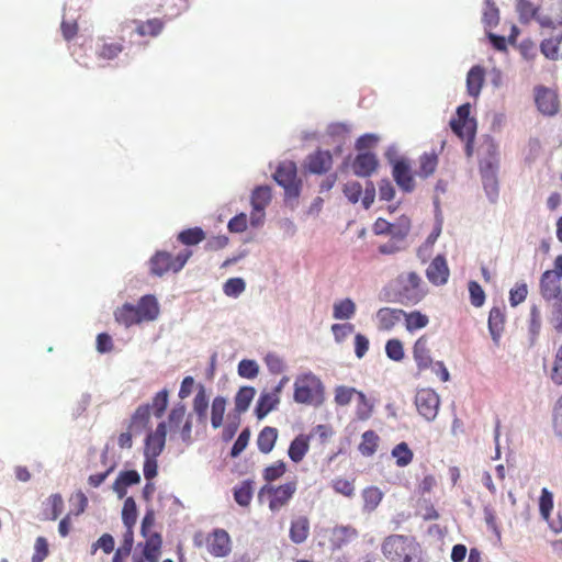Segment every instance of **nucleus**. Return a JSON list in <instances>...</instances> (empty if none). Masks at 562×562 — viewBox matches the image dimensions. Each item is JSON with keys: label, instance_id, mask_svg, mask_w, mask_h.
Returning <instances> with one entry per match:
<instances>
[{"label": "nucleus", "instance_id": "f257e3e1", "mask_svg": "<svg viewBox=\"0 0 562 562\" xmlns=\"http://www.w3.org/2000/svg\"><path fill=\"white\" fill-rule=\"evenodd\" d=\"M381 551L389 562H414L420 558L422 547L413 536L391 535L383 540Z\"/></svg>", "mask_w": 562, "mask_h": 562}, {"label": "nucleus", "instance_id": "f03ea898", "mask_svg": "<svg viewBox=\"0 0 562 562\" xmlns=\"http://www.w3.org/2000/svg\"><path fill=\"white\" fill-rule=\"evenodd\" d=\"M158 314L159 305L154 295H144L137 305L125 303L114 312L115 321L125 327L154 321Z\"/></svg>", "mask_w": 562, "mask_h": 562}, {"label": "nucleus", "instance_id": "7ed1b4c3", "mask_svg": "<svg viewBox=\"0 0 562 562\" xmlns=\"http://www.w3.org/2000/svg\"><path fill=\"white\" fill-rule=\"evenodd\" d=\"M395 282L397 301L402 304H417L427 293L423 279L417 272L401 273Z\"/></svg>", "mask_w": 562, "mask_h": 562}, {"label": "nucleus", "instance_id": "20e7f679", "mask_svg": "<svg viewBox=\"0 0 562 562\" xmlns=\"http://www.w3.org/2000/svg\"><path fill=\"white\" fill-rule=\"evenodd\" d=\"M192 256V250L183 249L177 256H172L168 251H156L148 261L150 274L162 277L168 272L177 273L187 263Z\"/></svg>", "mask_w": 562, "mask_h": 562}, {"label": "nucleus", "instance_id": "39448f33", "mask_svg": "<svg viewBox=\"0 0 562 562\" xmlns=\"http://www.w3.org/2000/svg\"><path fill=\"white\" fill-rule=\"evenodd\" d=\"M324 386L322 381L313 373L296 378L294 382V401L300 404L313 405L323 401Z\"/></svg>", "mask_w": 562, "mask_h": 562}, {"label": "nucleus", "instance_id": "423d86ee", "mask_svg": "<svg viewBox=\"0 0 562 562\" xmlns=\"http://www.w3.org/2000/svg\"><path fill=\"white\" fill-rule=\"evenodd\" d=\"M273 179L284 189L285 198H299L302 181L297 178V168L295 162L290 160L280 162L273 175Z\"/></svg>", "mask_w": 562, "mask_h": 562}, {"label": "nucleus", "instance_id": "0eeeda50", "mask_svg": "<svg viewBox=\"0 0 562 562\" xmlns=\"http://www.w3.org/2000/svg\"><path fill=\"white\" fill-rule=\"evenodd\" d=\"M415 406L420 416L432 422L438 415L440 398L431 389H420L415 395Z\"/></svg>", "mask_w": 562, "mask_h": 562}, {"label": "nucleus", "instance_id": "6e6552de", "mask_svg": "<svg viewBox=\"0 0 562 562\" xmlns=\"http://www.w3.org/2000/svg\"><path fill=\"white\" fill-rule=\"evenodd\" d=\"M297 490L296 481H290L279 486H267L262 491L269 494V509L278 512L286 506Z\"/></svg>", "mask_w": 562, "mask_h": 562}, {"label": "nucleus", "instance_id": "1a4fd4ad", "mask_svg": "<svg viewBox=\"0 0 562 562\" xmlns=\"http://www.w3.org/2000/svg\"><path fill=\"white\" fill-rule=\"evenodd\" d=\"M344 194L348 199V201L352 204L359 202L361 195L362 196V205L364 209H369L374 202L375 198V187L373 182L368 181L366 188L363 189L360 182L358 181H348L344 186Z\"/></svg>", "mask_w": 562, "mask_h": 562}, {"label": "nucleus", "instance_id": "9d476101", "mask_svg": "<svg viewBox=\"0 0 562 562\" xmlns=\"http://www.w3.org/2000/svg\"><path fill=\"white\" fill-rule=\"evenodd\" d=\"M271 198L272 194L270 187L260 186L254 189L250 199V203L254 210L250 215V222L252 226H258L262 223L265 210L270 204Z\"/></svg>", "mask_w": 562, "mask_h": 562}, {"label": "nucleus", "instance_id": "9b49d317", "mask_svg": "<svg viewBox=\"0 0 562 562\" xmlns=\"http://www.w3.org/2000/svg\"><path fill=\"white\" fill-rule=\"evenodd\" d=\"M562 278L557 277L552 272L544 271L539 281V292L547 302L562 301Z\"/></svg>", "mask_w": 562, "mask_h": 562}, {"label": "nucleus", "instance_id": "f8f14e48", "mask_svg": "<svg viewBox=\"0 0 562 562\" xmlns=\"http://www.w3.org/2000/svg\"><path fill=\"white\" fill-rule=\"evenodd\" d=\"M207 551L215 558L227 557L232 551V542L228 532L224 529H215L206 538Z\"/></svg>", "mask_w": 562, "mask_h": 562}, {"label": "nucleus", "instance_id": "ddd939ff", "mask_svg": "<svg viewBox=\"0 0 562 562\" xmlns=\"http://www.w3.org/2000/svg\"><path fill=\"white\" fill-rule=\"evenodd\" d=\"M498 154L496 147L491 145L488 148V157L480 161V173L484 186H496V173L498 170Z\"/></svg>", "mask_w": 562, "mask_h": 562}, {"label": "nucleus", "instance_id": "4468645a", "mask_svg": "<svg viewBox=\"0 0 562 562\" xmlns=\"http://www.w3.org/2000/svg\"><path fill=\"white\" fill-rule=\"evenodd\" d=\"M166 424L161 422L157 425L155 431H150L145 439L144 456L158 457L166 443Z\"/></svg>", "mask_w": 562, "mask_h": 562}, {"label": "nucleus", "instance_id": "2eb2a0df", "mask_svg": "<svg viewBox=\"0 0 562 562\" xmlns=\"http://www.w3.org/2000/svg\"><path fill=\"white\" fill-rule=\"evenodd\" d=\"M450 270L442 255L436 256L426 270V277L434 285H443L448 282Z\"/></svg>", "mask_w": 562, "mask_h": 562}, {"label": "nucleus", "instance_id": "dca6fc26", "mask_svg": "<svg viewBox=\"0 0 562 562\" xmlns=\"http://www.w3.org/2000/svg\"><path fill=\"white\" fill-rule=\"evenodd\" d=\"M305 167L311 173H326L333 167V156L328 150L318 149L307 156Z\"/></svg>", "mask_w": 562, "mask_h": 562}, {"label": "nucleus", "instance_id": "f3484780", "mask_svg": "<svg viewBox=\"0 0 562 562\" xmlns=\"http://www.w3.org/2000/svg\"><path fill=\"white\" fill-rule=\"evenodd\" d=\"M392 175L396 184L404 192H412L415 189V181L411 171V166L406 160H396L393 165Z\"/></svg>", "mask_w": 562, "mask_h": 562}, {"label": "nucleus", "instance_id": "a211bd4d", "mask_svg": "<svg viewBox=\"0 0 562 562\" xmlns=\"http://www.w3.org/2000/svg\"><path fill=\"white\" fill-rule=\"evenodd\" d=\"M536 104L540 112L554 115L559 109L557 94L548 88H539L536 92Z\"/></svg>", "mask_w": 562, "mask_h": 562}, {"label": "nucleus", "instance_id": "6ab92c4d", "mask_svg": "<svg viewBox=\"0 0 562 562\" xmlns=\"http://www.w3.org/2000/svg\"><path fill=\"white\" fill-rule=\"evenodd\" d=\"M413 357L419 370H426L432 364V358L426 335L420 336L414 344Z\"/></svg>", "mask_w": 562, "mask_h": 562}, {"label": "nucleus", "instance_id": "aec40b11", "mask_svg": "<svg viewBox=\"0 0 562 562\" xmlns=\"http://www.w3.org/2000/svg\"><path fill=\"white\" fill-rule=\"evenodd\" d=\"M145 538V542H139L137 549H142V553L148 562H158L161 555L162 538L160 533L149 535Z\"/></svg>", "mask_w": 562, "mask_h": 562}, {"label": "nucleus", "instance_id": "412c9836", "mask_svg": "<svg viewBox=\"0 0 562 562\" xmlns=\"http://www.w3.org/2000/svg\"><path fill=\"white\" fill-rule=\"evenodd\" d=\"M378 165V158L374 154L363 153L357 155L352 164V169L357 176L368 177L376 170Z\"/></svg>", "mask_w": 562, "mask_h": 562}, {"label": "nucleus", "instance_id": "4be33fe9", "mask_svg": "<svg viewBox=\"0 0 562 562\" xmlns=\"http://www.w3.org/2000/svg\"><path fill=\"white\" fill-rule=\"evenodd\" d=\"M405 311L401 308L382 307L376 313L378 328L383 331L391 330L403 317Z\"/></svg>", "mask_w": 562, "mask_h": 562}, {"label": "nucleus", "instance_id": "5701e85b", "mask_svg": "<svg viewBox=\"0 0 562 562\" xmlns=\"http://www.w3.org/2000/svg\"><path fill=\"white\" fill-rule=\"evenodd\" d=\"M150 420V405L145 404L136 408L131 417L128 428L135 436L140 435L148 428Z\"/></svg>", "mask_w": 562, "mask_h": 562}, {"label": "nucleus", "instance_id": "b1692460", "mask_svg": "<svg viewBox=\"0 0 562 562\" xmlns=\"http://www.w3.org/2000/svg\"><path fill=\"white\" fill-rule=\"evenodd\" d=\"M140 475L135 470L122 471L114 481L112 488L120 498H123L127 493V487L138 484Z\"/></svg>", "mask_w": 562, "mask_h": 562}, {"label": "nucleus", "instance_id": "393cba45", "mask_svg": "<svg viewBox=\"0 0 562 562\" xmlns=\"http://www.w3.org/2000/svg\"><path fill=\"white\" fill-rule=\"evenodd\" d=\"M310 536V520L306 516H299L291 521L289 537L295 544L306 541Z\"/></svg>", "mask_w": 562, "mask_h": 562}, {"label": "nucleus", "instance_id": "a878e982", "mask_svg": "<svg viewBox=\"0 0 562 562\" xmlns=\"http://www.w3.org/2000/svg\"><path fill=\"white\" fill-rule=\"evenodd\" d=\"M506 323L505 307L494 306L488 315V329L494 341H497L504 331Z\"/></svg>", "mask_w": 562, "mask_h": 562}, {"label": "nucleus", "instance_id": "bb28decb", "mask_svg": "<svg viewBox=\"0 0 562 562\" xmlns=\"http://www.w3.org/2000/svg\"><path fill=\"white\" fill-rule=\"evenodd\" d=\"M311 436L305 434L297 435L290 443L288 456L295 462H301L310 450Z\"/></svg>", "mask_w": 562, "mask_h": 562}, {"label": "nucleus", "instance_id": "cd10ccee", "mask_svg": "<svg viewBox=\"0 0 562 562\" xmlns=\"http://www.w3.org/2000/svg\"><path fill=\"white\" fill-rule=\"evenodd\" d=\"M485 80V70L482 66L475 65L473 66L467 76V90L468 93L473 97L477 98L481 89L483 87Z\"/></svg>", "mask_w": 562, "mask_h": 562}, {"label": "nucleus", "instance_id": "c85d7f7f", "mask_svg": "<svg viewBox=\"0 0 562 562\" xmlns=\"http://www.w3.org/2000/svg\"><path fill=\"white\" fill-rule=\"evenodd\" d=\"M280 403V396L276 393L262 392L256 405V416L258 419L265 418L270 412L277 408Z\"/></svg>", "mask_w": 562, "mask_h": 562}, {"label": "nucleus", "instance_id": "c756f323", "mask_svg": "<svg viewBox=\"0 0 562 562\" xmlns=\"http://www.w3.org/2000/svg\"><path fill=\"white\" fill-rule=\"evenodd\" d=\"M278 429L271 426L263 427L257 437V447L261 453H270L277 442Z\"/></svg>", "mask_w": 562, "mask_h": 562}, {"label": "nucleus", "instance_id": "7c9ffc66", "mask_svg": "<svg viewBox=\"0 0 562 562\" xmlns=\"http://www.w3.org/2000/svg\"><path fill=\"white\" fill-rule=\"evenodd\" d=\"M363 512H374L383 499V492L376 486H368L362 493Z\"/></svg>", "mask_w": 562, "mask_h": 562}, {"label": "nucleus", "instance_id": "2f4dec72", "mask_svg": "<svg viewBox=\"0 0 562 562\" xmlns=\"http://www.w3.org/2000/svg\"><path fill=\"white\" fill-rule=\"evenodd\" d=\"M542 326L541 311L538 305L533 304L530 306L529 319H528V334L530 344L533 345L540 335Z\"/></svg>", "mask_w": 562, "mask_h": 562}, {"label": "nucleus", "instance_id": "473e14b6", "mask_svg": "<svg viewBox=\"0 0 562 562\" xmlns=\"http://www.w3.org/2000/svg\"><path fill=\"white\" fill-rule=\"evenodd\" d=\"M419 168L417 176L420 178H428L432 176L438 166V155L435 151L424 153L419 159Z\"/></svg>", "mask_w": 562, "mask_h": 562}, {"label": "nucleus", "instance_id": "72a5a7b5", "mask_svg": "<svg viewBox=\"0 0 562 562\" xmlns=\"http://www.w3.org/2000/svg\"><path fill=\"white\" fill-rule=\"evenodd\" d=\"M209 397L203 385L199 386L198 393L193 398V412L198 416V420L205 424L207 417Z\"/></svg>", "mask_w": 562, "mask_h": 562}, {"label": "nucleus", "instance_id": "f704fd0d", "mask_svg": "<svg viewBox=\"0 0 562 562\" xmlns=\"http://www.w3.org/2000/svg\"><path fill=\"white\" fill-rule=\"evenodd\" d=\"M380 438L373 430H367L362 434L361 442L359 443V451L364 457H371L375 453L379 447Z\"/></svg>", "mask_w": 562, "mask_h": 562}, {"label": "nucleus", "instance_id": "c9c22d12", "mask_svg": "<svg viewBox=\"0 0 562 562\" xmlns=\"http://www.w3.org/2000/svg\"><path fill=\"white\" fill-rule=\"evenodd\" d=\"M254 488L251 481H243L234 487V499L243 507L249 506L252 499Z\"/></svg>", "mask_w": 562, "mask_h": 562}, {"label": "nucleus", "instance_id": "e433bc0d", "mask_svg": "<svg viewBox=\"0 0 562 562\" xmlns=\"http://www.w3.org/2000/svg\"><path fill=\"white\" fill-rule=\"evenodd\" d=\"M450 126L454 134L458 135L462 140H474L475 124L472 120H465L464 123L460 121H451Z\"/></svg>", "mask_w": 562, "mask_h": 562}, {"label": "nucleus", "instance_id": "4c0bfd02", "mask_svg": "<svg viewBox=\"0 0 562 562\" xmlns=\"http://www.w3.org/2000/svg\"><path fill=\"white\" fill-rule=\"evenodd\" d=\"M177 239L186 246H195L205 239V233L201 227H192L181 231Z\"/></svg>", "mask_w": 562, "mask_h": 562}, {"label": "nucleus", "instance_id": "58836bf2", "mask_svg": "<svg viewBox=\"0 0 562 562\" xmlns=\"http://www.w3.org/2000/svg\"><path fill=\"white\" fill-rule=\"evenodd\" d=\"M403 317L405 319V327L411 333L425 328L429 323L428 316L419 311H413L409 313L405 312Z\"/></svg>", "mask_w": 562, "mask_h": 562}, {"label": "nucleus", "instance_id": "ea45409f", "mask_svg": "<svg viewBox=\"0 0 562 562\" xmlns=\"http://www.w3.org/2000/svg\"><path fill=\"white\" fill-rule=\"evenodd\" d=\"M356 313V304L350 299L338 301L334 304L333 316L336 319H349Z\"/></svg>", "mask_w": 562, "mask_h": 562}, {"label": "nucleus", "instance_id": "a19ab883", "mask_svg": "<svg viewBox=\"0 0 562 562\" xmlns=\"http://www.w3.org/2000/svg\"><path fill=\"white\" fill-rule=\"evenodd\" d=\"M256 390L252 386H243L238 390L235 396V409L238 413H244L248 409Z\"/></svg>", "mask_w": 562, "mask_h": 562}, {"label": "nucleus", "instance_id": "79ce46f5", "mask_svg": "<svg viewBox=\"0 0 562 562\" xmlns=\"http://www.w3.org/2000/svg\"><path fill=\"white\" fill-rule=\"evenodd\" d=\"M225 411L226 400L223 396H216L213 400L211 407V424L213 428L216 429L222 426Z\"/></svg>", "mask_w": 562, "mask_h": 562}, {"label": "nucleus", "instance_id": "37998d69", "mask_svg": "<svg viewBox=\"0 0 562 562\" xmlns=\"http://www.w3.org/2000/svg\"><path fill=\"white\" fill-rule=\"evenodd\" d=\"M411 231V221L407 217H401L395 223H391L387 235L391 239L403 241Z\"/></svg>", "mask_w": 562, "mask_h": 562}, {"label": "nucleus", "instance_id": "c03bdc74", "mask_svg": "<svg viewBox=\"0 0 562 562\" xmlns=\"http://www.w3.org/2000/svg\"><path fill=\"white\" fill-rule=\"evenodd\" d=\"M164 29V23L160 19H150L145 22H139L136 32L139 36H157Z\"/></svg>", "mask_w": 562, "mask_h": 562}, {"label": "nucleus", "instance_id": "a18cd8bd", "mask_svg": "<svg viewBox=\"0 0 562 562\" xmlns=\"http://www.w3.org/2000/svg\"><path fill=\"white\" fill-rule=\"evenodd\" d=\"M562 43V35L546 38L540 44L541 53L551 60H557L559 57L560 45Z\"/></svg>", "mask_w": 562, "mask_h": 562}, {"label": "nucleus", "instance_id": "49530a36", "mask_svg": "<svg viewBox=\"0 0 562 562\" xmlns=\"http://www.w3.org/2000/svg\"><path fill=\"white\" fill-rule=\"evenodd\" d=\"M392 457L395 458L397 467L404 468L413 461L414 453L406 442H401L392 449Z\"/></svg>", "mask_w": 562, "mask_h": 562}, {"label": "nucleus", "instance_id": "de8ad7c7", "mask_svg": "<svg viewBox=\"0 0 562 562\" xmlns=\"http://www.w3.org/2000/svg\"><path fill=\"white\" fill-rule=\"evenodd\" d=\"M137 519V507L133 497H127L124 501L122 509V520L126 528L131 529L136 524Z\"/></svg>", "mask_w": 562, "mask_h": 562}, {"label": "nucleus", "instance_id": "09e8293b", "mask_svg": "<svg viewBox=\"0 0 562 562\" xmlns=\"http://www.w3.org/2000/svg\"><path fill=\"white\" fill-rule=\"evenodd\" d=\"M358 392L355 387L339 385L335 389L334 402L338 406H346L350 404L353 396H358Z\"/></svg>", "mask_w": 562, "mask_h": 562}, {"label": "nucleus", "instance_id": "8fccbe9b", "mask_svg": "<svg viewBox=\"0 0 562 562\" xmlns=\"http://www.w3.org/2000/svg\"><path fill=\"white\" fill-rule=\"evenodd\" d=\"M286 472V464L282 461H276L274 463L268 465L262 471V477L266 482H273Z\"/></svg>", "mask_w": 562, "mask_h": 562}, {"label": "nucleus", "instance_id": "3c124183", "mask_svg": "<svg viewBox=\"0 0 562 562\" xmlns=\"http://www.w3.org/2000/svg\"><path fill=\"white\" fill-rule=\"evenodd\" d=\"M333 535L337 540V547H341L344 543L349 542L351 539L358 536L356 528L351 526H337L333 529Z\"/></svg>", "mask_w": 562, "mask_h": 562}, {"label": "nucleus", "instance_id": "603ef678", "mask_svg": "<svg viewBox=\"0 0 562 562\" xmlns=\"http://www.w3.org/2000/svg\"><path fill=\"white\" fill-rule=\"evenodd\" d=\"M528 295V285L525 282H517L509 291L510 306L516 307L522 303Z\"/></svg>", "mask_w": 562, "mask_h": 562}, {"label": "nucleus", "instance_id": "864d4df0", "mask_svg": "<svg viewBox=\"0 0 562 562\" xmlns=\"http://www.w3.org/2000/svg\"><path fill=\"white\" fill-rule=\"evenodd\" d=\"M385 353L393 361H402L404 359V348L400 339H390L385 344Z\"/></svg>", "mask_w": 562, "mask_h": 562}, {"label": "nucleus", "instance_id": "5fc2aeb1", "mask_svg": "<svg viewBox=\"0 0 562 562\" xmlns=\"http://www.w3.org/2000/svg\"><path fill=\"white\" fill-rule=\"evenodd\" d=\"M553 508V495L552 493L543 487L539 498V510L541 516L548 520Z\"/></svg>", "mask_w": 562, "mask_h": 562}, {"label": "nucleus", "instance_id": "6e6d98bb", "mask_svg": "<svg viewBox=\"0 0 562 562\" xmlns=\"http://www.w3.org/2000/svg\"><path fill=\"white\" fill-rule=\"evenodd\" d=\"M169 392L164 389L159 391L153 398L151 408L156 417H161L168 406Z\"/></svg>", "mask_w": 562, "mask_h": 562}, {"label": "nucleus", "instance_id": "4d7b16f0", "mask_svg": "<svg viewBox=\"0 0 562 562\" xmlns=\"http://www.w3.org/2000/svg\"><path fill=\"white\" fill-rule=\"evenodd\" d=\"M550 378L554 384H562V344L555 350Z\"/></svg>", "mask_w": 562, "mask_h": 562}, {"label": "nucleus", "instance_id": "13d9d810", "mask_svg": "<svg viewBox=\"0 0 562 562\" xmlns=\"http://www.w3.org/2000/svg\"><path fill=\"white\" fill-rule=\"evenodd\" d=\"M246 284L241 278H231L223 286V291L227 296L237 297L245 291Z\"/></svg>", "mask_w": 562, "mask_h": 562}, {"label": "nucleus", "instance_id": "bf43d9fd", "mask_svg": "<svg viewBox=\"0 0 562 562\" xmlns=\"http://www.w3.org/2000/svg\"><path fill=\"white\" fill-rule=\"evenodd\" d=\"M331 486L336 493L341 494L346 497H352L355 495L353 480L350 481L347 479L337 477L333 481Z\"/></svg>", "mask_w": 562, "mask_h": 562}, {"label": "nucleus", "instance_id": "052dcab7", "mask_svg": "<svg viewBox=\"0 0 562 562\" xmlns=\"http://www.w3.org/2000/svg\"><path fill=\"white\" fill-rule=\"evenodd\" d=\"M469 293L471 304L475 307H481L485 302V292L476 281L469 282Z\"/></svg>", "mask_w": 562, "mask_h": 562}, {"label": "nucleus", "instance_id": "680f3d73", "mask_svg": "<svg viewBox=\"0 0 562 562\" xmlns=\"http://www.w3.org/2000/svg\"><path fill=\"white\" fill-rule=\"evenodd\" d=\"M259 367L254 360L244 359L238 363V374L241 378L254 379L258 375Z\"/></svg>", "mask_w": 562, "mask_h": 562}, {"label": "nucleus", "instance_id": "e2e57ef3", "mask_svg": "<svg viewBox=\"0 0 562 562\" xmlns=\"http://www.w3.org/2000/svg\"><path fill=\"white\" fill-rule=\"evenodd\" d=\"M123 50V46L120 43L103 44L98 50V56L102 59L111 60L119 56Z\"/></svg>", "mask_w": 562, "mask_h": 562}, {"label": "nucleus", "instance_id": "0e129e2a", "mask_svg": "<svg viewBox=\"0 0 562 562\" xmlns=\"http://www.w3.org/2000/svg\"><path fill=\"white\" fill-rule=\"evenodd\" d=\"M249 438H250V430L248 428H245L239 434L236 441L234 442L232 450H231V457H233V458L238 457L248 446Z\"/></svg>", "mask_w": 562, "mask_h": 562}, {"label": "nucleus", "instance_id": "69168bd1", "mask_svg": "<svg viewBox=\"0 0 562 562\" xmlns=\"http://www.w3.org/2000/svg\"><path fill=\"white\" fill-rule=\"evenodd\" d=\"M155 521H156V516H155L154 509H151V508L147 509L145 513V516L142 520V526H140V533L143 537L158 533L157 531L154 530Z\"/></svg>", "mask_w": 562, "mask_h": 562}, {"label": "nucleus", "instance_id": "338daca9", "mask_svg": "<svg viewBox=\"0 0 562 562\" xmlns=\"http://www.w3.org/2000/svg\"><path fill=\"white\" fill-rule=\"evenodd\" d=\"M32 562H42L48 555V543L44 537H38L34 546Z\"/></svg>", "mask_w": 562, "mask_h": 562}, {"label": "nucleus", "instance_id": "774afa93", "mask_svg": "<svg viewBox=\"0 0 562 562\" xmlns=\"http://www.w3.org/2000/svg\"><path fill=\"white\" fill-rule=\"evenodd\" d=\"M552 417L554 431L558 436L562 437V395L553 406Z\"/></svg>", "mask_w": 562, "mask_h": 562}]
</instances>
